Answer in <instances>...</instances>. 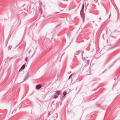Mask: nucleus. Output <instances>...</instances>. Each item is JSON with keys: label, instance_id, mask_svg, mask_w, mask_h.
<instances>
[{"label": "nucleus", "instance_id": "nucleus-1", "mask_svg": "<svg viewBox=\"0 0 120 120\" xmlns=\"http://www.w3.org/2000/svg\"><path fill=\"white\" fill-rule=\"evenodd\" d=\"M84 5L83 4L82 9L80 11V15L82 19V21L83 22L85 18V15L84 12Z\"/></svg>", "mask_w": 120, "mask_h": 120}, {"label": "nucleus", "instance_id": "nucleus-2", "mask_svg": "<svg viewBox=\"0 0 120 120\" xmlns=\"http://www.w3.org/2000/svg\"><path fill=\"white\" fill-rule=\"evenodd\" d=\"M29 73V72H28L26 75L25 77V78L23 80L24 81H26V79L29 77V76L28 75Z\"/></svg>", "mask_w": 120, "mask_h": 120}, {"label": "nucleus", "instance_id": "nucleus-3", "mask_svg": "<svg viewBox=\"0 0 120 120\" xmlns=\"http://www.w3.org/2000/svg\"><path fill=\"white\" fill-rule=\"evenodd\" d=\"M42 87V85L41 84L37 85L36 86V89H38L41 88Z\"/></svg>", "mask_w": 120, "mask_h": 120}, {"label": "nucleus", "instance_id": "nucleus-4", "mask_svg": "<svg viewBox=\"0 0 120 120\" xmlns=\"http://www.w3.org/2000/svg\"><path fill=\"white\" fill-rule=\"evenodd\" d=\"M57 95L58 96L60 94V91L59 90H57L56 91Z\"/></svg>", "mask_w": 120, "mask_h": 120}, {"label": "nucleus", "instance_id": "nucleus-5", "mask_svg": "<svg viewBox=\"0 0 120 120\" xmlns=\"http://www.w3.org/2000/svg\"><path fill=\"white\" fill-rule=\"evenodd\" d=\"M25 67V64H23L22 67H21V68L20 69V70H21L23 69Z\"/></svg>", "mask_w": 120, "mask_h": 120}, {"label": "nucleus", "instance_id": "nucleus-6", "mask_svg": "<svg viewBox=\"0 0 120 120\" xmlns=\"http://www.w3.org/2000/svg\"><path fill=\"white\" fill-rule=\"evenodd\" d=\"M67 94V91L65 90L64 91L63 93V95H64V97Z\"/></svg>", "mask_w": 120, "mask_h": 120}, {"label": "nucleus", "instance_id": "nucleus-7", "mask_svg": "<svg viewBox=\"0 0 120 120\" xmlns=\"http://www.w3.org/2000/svg\"><path fill=\"white\" fill-rule=\"evenodd\" d=\"M58 97V96L57 95L55 94L54 95L53 98H57Z\"/></svg>", "mask_w": 120, "mask_h": 120}, {"label": "nucleus", "instance_id": "nucleus-8", "mask_svg": "<svg viewBox=\"0 0 120 120\" xmlns=\"http://www.w3.org/2000/svg\"><path fill=\"white\" fill-rule=\"evenodd\" d=\"M72 74H71L70 76L69 77V78H68V79L69 80V79H70L71 78V76H72Z\"/></svg>", "mask_w": 120, "mask_h": 120}, {"label": "nucleus", "instance_id": "nucleus-9", "mask_svg": "<svg viewBox=\"0 0 120 120\" xmlns=\"http://www.w3.org/2000/svg\"><path fill=\"white\" fill-rule=\"evenodd\" d=\"M28 60V58L27 57H26L25 59V61H27Z\"/></svg>", "mask_w": 120, "mask_h": 120}, {"label": "nucleus", "instance_id": "nucleus-10", "mask_svg": "<svg viewBox=\"0 0 120 120\" xmlns=\"http://www.w3.org/2000/svg\"><path fill=\"white\" fill-rule=\"evenodd\" d=\"M90 61V60H88L87 62L86 63L87 64H88L89 63Z\"/></svg>", "mask_w": 120, "mask_h": 120}, {"label": "nucleus", "instance_id": "nucleus-11", "mask_svg": "<svg viewBox=\"0 0 120 120\" xmlns=\"http://www.w3.org/2000/svg\"><path fill=\"white\" fill-rule=\"evenodd\" d=\"M31 49H30V50H29V52H28L29 53H30V52H31Z\"/></svg>", "mask_w": 120, "mask_h": 120}, {"label": "nucleus", "instance_id": "nucleus-12", "mask_svg": "<svg viewBox=\"0 0 120 120\" xmlns=\"http://www.w3.org/2000/svg\"><path fill=\"white\" fill-rule=\"evenodd\" d=\"M111 16V13H110L109 18H110V17Z\"/></svg>", "mask_w": 120, "mask_h": 120}, {"label": "nucleus", "instance_id": "nucleus-13", "mask_svg": "<svg viewBox=\"0 0 120 120\" xmlns=\"http://www.w3.org/2000/svg\"><path fill=\"white\" fill-rule=\"evenodd\" d=\"M50 114V112L48 113V115H49V114Z\"/></svg>", "mask_w": 120, "mask_h": 120}, {"label": "nucleus", "instance_id": "nucleus-14", "mask_svg": "<svg viewBox=\"0 0 120 120\" xmlns=\"http://www.w3.org/2000/svg\"><path fill=\"white\" fill-rule=\"evenodd\" d=\"M105 70L103 72V73Z\"/></svg>", "mask_w": 120, "mask_h": 120}]
</instances>
